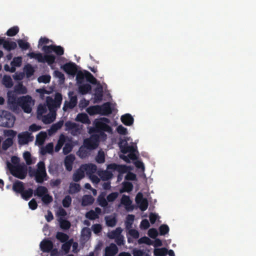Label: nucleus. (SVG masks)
Wrapping results in <instances>:
<instances>
[{
	"label": "nucleus",
	"mask_w": 256,
	"mask_h": 256,
	"mask_svg": "<svg viewBox=\"0 0 256 256\" xmlns=\"http://www.w3.org/2000/svg\"><path fill=\"white\" fill-rule=\"evenodd\" d=\"M54 46L53 44L44 46L42 48V50L46 54L44 56L41 53L36 54L34 52H29L28 56L31 58L36 59L39 62H47L48 65H52L55 62L56 58L55 56L50 54L54 52Z\"/></svg>",
	"instance_id": "nucleus-1"
},
{
	"label": "nucleus",
	"mask_w": 256,
	"mask_h": 256,
	"mask_svg": "<svg viewBox=\"0 0 256 256\" xmlns=\"http://www.w3.org/2000/svg\"><path fill=\"white\" fill-rule=\"evenodd\" d=\"M6 166L10 174L14 177L20 180H24L27 174V169L24 166L20 164L13 165L7 162Z\"/></svg>",
	"instance_id": "nucleus-2"
},
{
	"label": "nucleus",
	"mask_w": 256,
	"mask_h": 256,
	"mask_svg": "<svg viewBox=\"0 0 256 256\" xmlns=\"http://www.w3.org/2000/svg\"><path fill=\"white\" fill-rule=\"evenodd\" d=\"M105 132H107L109 134L112 133V128L109 125L107 124H104L100 122L98 124H95L94 127L90 128L89 131L90 134H97L100 136V138H102L104 140H106L107 137Z\"/></svg>",
	"instance_id": "nucleus-3"
},
{
	"label": "nucleus",
	"mask_w": 256,
	"mask_h": 256,
	"mask_svg": "<svg viewBox=\"0 0 256 256\" xmlns=\"http://www.w3.org/2000/svg\"><path fill=\"white\" fill-rule=\"evenodd\" d=\"M16 120L15 116L10 112L5 110H0V126L12 128Z\"/></svg>",
	"instance_id": "nucleus-4"
},
{
	"label": "nucleus",
	"mask_w": 256,
	"mask_h": 256,
	"mask_svg": "<svg viewBox=\"0 0 256 256\" xmlns=\"http://www.w3.org/2000/svg\"><path fill=\"white\" fill-rule=\"evenodd\" d=\"M62 100V94L58 92L56 94L54 99L50 96L46 97V106L50 112H56V108L60 107Z\"/></svg>",
	"instance_id": "nucleus-5"
},
{
	"label": "nucleus",
	"mask_w": 256,
	"mask_h": 256,
	"mask_svg": "<svg viewBox=\"0 0 256 256\" xmlns=\"http://www.w3.org/2000/svg\"><path fill=\"white\" fill-rule=\"evenodd\" d=\"M34 104V100L31 96L26 95L19 97L20 107L27 114H30L32 110V106Z\"/></svg>",
	"instance_id": "nucleus-6"
},
{
	"label": "nucleus",
	"mask_w": 256,
	"mask_h": 256,
	"mask_svg": "<svg viewBox=\"0 0 256 256\" xmlns=\"http://www.w3.org/2000/svg\"><path fill=\"white\" fill-rule=\"evenodd\" d=\"M37 166L38 168L36 169V176L34 179L36 182L42 184L48 178L45 164L43 162H40L38 164Z\"/></svg>",
	"instance_id": "nucleus-7"
},
{
	"label": "nucleus",
	"mask_w": 256,
	"mask_h": 256,
	"mask_svg": "<svg viewBox=\"0 0 256 256\" xmlns=\"http://www.w3.org/2000/svg\"><path fill=\"white\" fill-rule=\"evenodd\" d=\"M100 136L97 134H92L90 138L84 140V145L88 150H92L96 148L98 145Z\"/></svg>",
	"instance_id": "nucleus-8"
},
{
	"label": "nucleus",
	"mask_w": 256,
	"mask_h": 256,
	"mask_svg": "<svg viewBox=\"0 0 256 256\" xmlns=\"http://www.w3.org/2000/svg\"><path fill=\"white\" fill-rule=\"evenodd\" d=\"M8 106L12 112H18L20 110L19 98H17L14 95L8 96Z\"/></svg>",
	"instance_id": "nucleus-9"
},
{
	"label": "nucleus",
	"mask_w": 256,
	"mask_h": 256,
	"mask_svg": "<svg viewBox=\"0 0 256 256\" xmlns=\"http://www.w3.org/2000/svg\"><path fill=\"white\" fill-rule=\"evenodd\" d=\"M18 142L20 145H24L33 140L34 137L28 132H24L18 134Z\"/></svg>",
	"instance_id": "nucleus-10"
},
{
	"label": "nucleus",
	"mask_w": 256,
	"mask_h": 256,
	"mask_svg": "<svg viewBox=\"0 0 256 256\" xmlns=\"http://www.w3.org/2000/svg\"><path fill=\"white\" fill-rule=\"evenodd\" d=\"M107 169L116 170L120 174L126 173L130 170L129 167L126 165L118 164L115 163L108 164L107 166Z\"/></svg>",
	"instance_id": "nucleus-11"
},
{
	"label": "nucleus",
	"mask_w": 256,
	"mask_h": 256,
	"mask_svg": "<svg viewBox=\"0 0 256 256\" xmlns=\"http://www.w3.org/2000/svg\"><path fill=\"white\" fill-rule=\"evenodd\" d=\"M62 68L66 74L72 76H75L78 72L76 64L72 62L65 64L63 65Z\"/></svg>",
	"instance_id": "nucleus-12"
},
{
	"label": "nucleus",
	"mask_w": 256,
	"mask_h": 256,
	"mask_svg": "<svg viewBox=\"0 0 256 256\" xmlns=\"http://www.w3.org/2000/svg\"><path fill=\"white\" fill-rule=\"evenodd\" d=\"M119 146L122 153L126 154L128 152H135L136 148L134 146H128L126 140H122L119 142Z\"/></svg>",
	"instance_id": "nucleus-13"
},
{
	"label": "nucleus",
	"mask_w": 256,
	"mask_h": 256,
	"mask_svg": "<svg viewBox=\"0 0 256 256\" xmlns=\"http://www.w3.org/2000/svg\"><path fill=\"white\" fill-rule=\"evenodd\" d=\"M40 247L43 252L48 253L54 248V244L52 240L45 238L40 242Z\"/></svg>",
	"instance_id": "nucleus-14"
},
{
	"label": "nucleus",
	"mask_w": 256,
	"mask_h": 256,
	"mask_svg": "<svg viewBox=\"0 0 256 256\" xmlns=\"http://www.w3.org/2000/svg\"><path fill=\"white\" fill-rule=\"evenodd\" d=\"M24 189V184L22 181L16 180L12 184V190L16 194H20Z\"/></svg>",
	"instance_id": "nucleus-15"
},
{
	"label": "nucleus",
	"mask_w": 256,
	"mask_h": 256,
	"mask_svg": "<svg viewBox=\"0 0 256 256\" xmlns=\"http://www.w3.org/2000/svg\"><path fill=\"white\" fill-rule=\"evenodd\" d=\"M118 248L114 244H111L105 248V256H114L118 252Z\"/></svg>",
	"instance_id": "nucleus-16"
},
{
	"label": "nucleus",
	"mask_w": 256,
	"mask_h": 256,
	"mask_svg": "<svg viewBox=\"0 0 256 256\" xmlns=\"http://www.w3.org/2000/svg\"><path fill=\"white\" fill-rule=\"evenodd\" d=\"M100 115L108 116L112 113L111 104L110 102H106L100 106Z\"/></svg>",
	"instance_id": "nucleus-17"
},
{
	"label": "nucleus",
	"mask_w": 256,
	"mask_h": 256,
	"mask_svg": "<svg viewBox=\"0 0 256 256\" xmlns=\"http://www.w3.org/2000/svg\"><path fill=\"white\" fill-rule=\"evenodd\" d=\"M81 168L86 172L88 174H92L96 172L97 167L96 164H85L82 166Z\"/></svg>",
	"instance_id": "nucleus-18"
},
{
	"label": "nucleus",
	"mask_w": 256,
	"mask_h": 256,
	"mask_svg": "<svg viewBox=\"0 0 256 256\" xmlns=\"http://www.w3.org/2000/svg\"><path fill=\"white\" fill-rule=\"evenodd\" d=\"M121 204L124 205L127 210H132L133 206L132 205V202L130 196L126 195H123L120 200Z\"/></svg>",
	"instance_id": "nucleus-19"
},
{
	"label": "nucleus",
	"mask_w": 256,
	"mask_h": 256,
	"mask_svg": "<svg viewBox=\"0 0 256 256\" xmlns=\"http://www.w3.org/2000/svg\"><path fill=\"white\" fill-rule=\"evenodd\" d=\"M122 122L126 126H130L134 122V119L130 114H126L121 116Z\"/></svg>",
	"instance_id": "nucleus-20"
},
{
	"label": "nucleus",
	"mask_w": 256,
	"mask_h": 256,
	"mask_svg": "<svg viewBox=\"0 0 256 256\" xmlns=\"http://www.w3.org/2000/svg\"><path fill=\"white\" fill-rule=\"evenodd\" d=\"M48 192V190L46 186H39L34 190V196H37L42 198Z\"/></svg>",
	"instance_id": "nucleus-21"
},
{
	"label": "nucleus",
	"mask_w": 256,
	"mask_h": 256,
	"mask_svg": "<svg viewBox=\"0 0 256 256\" xmlns=\"http://www.w3.org/2000/svg\"><path fill=\"white\" fill-rule=\"evenodd\" d=\"M122 188L120 190V193H123L124 192H130L134 188L133 184L132 182H124L122 184Z\"/></svg>",
	"instance_id": "nucleus-22"
},
{
	"label": "nucleus",
	"mask_w": 256,
	"mask_h": 256,
	"mask_svg": "<svg viewBox=\"0 0 256 256\" xmlns=\"http://www.w3.org/2000/svg\"><path fill=\"white\" fill-rule=\"evenodd\" d=\"M94 199L91 195H84L82 198V206H88L92 204Z\"/></svg>",
	"instance_id": "nucleus-23"
},
{
	"label": "nucleus",
	"mask_w": 256,
	"mask_h": 256,
	"mask_svg": "<svg viewBox=\"0 0 256 256\" xmlns=\"http://www.w3.org/2000/svg\"><path fill=\"white\" fill-rule=\"evenodd\" d=\"M17 47L16 43L13 41H8L5 40L3 48L8 52L15 50Z\"/></svg>",
	"instance_id": "nucleus-24"
},
{
	"label": "nucleus",
	"mask_w": 256,
	"mask_h": 256,
	"mask_svg": "<svg viewBox=\"0 0 256 256\" xmlns=\"http://www.w3.org/2000/svg\"><path fill=\"white\" fill-rule=\"evenodd\" d=\"M86 112L90 116L94 114H100V107L99 105L92 106L86 109Z\"/></svg>",
	"instance_id": "nucleus-25"
},
{
	"label": "nucleus",
	"mask_w": 256,
	"mask_h": 256,
	"mask_svg": "<svg viewBox=\"0 0 256 256\" xmlns=\"http://www.w3.org/2000/svg\"><path fill=\"white\" fill-rule=\"evenodd\" d=\"M84 176V170L81 168L78 169L72 176L73 180L75 182H78Z\"/></svg>",
	"instance_id": "nucleus-26"
},
{
	"label": "nucleus",
	"mask_w": 256,
	"mask_h": 256,
	"mask_svg": "<svg viewBox=\"0 0 256 256\" xmlns=\"http://www.w3.org/2000/svg\"><path fill=\"white\" fill-rule=\"evenodd\" d=\"M58 221L60 228L63 230H68L71 226L70 222L63 218H59Z\"/></svg>",
	"instance_id": "nucleus-27"
},
{
	"label": "nucleus",
	"mask_w": 256,
	"mask_h": 256,
	"mask_svg": "<svg viewBox=\"0 0 256 256\" xmlns=\"http://www.w3.org/2000/svg\"><path fill=\"white\" fill-rule=\"evenodd\" d=\"M76 120L82 124H88L90 123V120L88 116L84 113L78 114L76 116Z\"/></svg>",
	"instance_id": "nucleus-28"
},
{
	"label": "nucleus",
	"mask_w": 256,
	"mask_h": 256,
	"mask_svg": "<svg viewBox=\"0 0 256 256\" xmlns=\"http://www.w3.org/2000/svg\"><path fill=\"white\" fill-rule=\"evenodd\" d=\"M94 95L96 102H100L102 100L103 96V90L101 86L96 88Z\"/></svg>",
	"instance_id": "nucleus-29"
},
{
	"label": "nucleus",
	"mask_w": 256,
	"mask_h": 256,
	"mask_svg": "<svg viewBox=\"0 0 256 256\" xmlns=\"http://www.w3.org/2000/svg\"><path fill=\"white\" fill-rule=\"evenodd\" d=\"M33 194V190L31 188H28L26 190L24 189L20 194L24 200H28L32 196Z\"/></svg>",
	"instance_id": "nucleus-30"
},
{
	"label": "nucleus",
	"mask_w": 256,
	"mask_h": 256,
	"mask_svg": "<svg viewBox=\"0 0 256 256\" xmlns=\"http://www.w3.org/2000/svg\"><path fill=\"white\" fill-rule=\"evenodd\" d=\"M54 151V144L52 142L48 143L44 147L41 149V154L45 155L47 153L52 154Z\"/></svg>",
	"instance_id": "nucleus-31"
},
{
	"label": "nucleus",
	"mask_w": 256,
	"mask_h": 256,
	"mask_svg": "<svg viewBox=\"0 0 256 256\" xmlns=\"http://www.w3.org/2000/svg\"><path fill=\"white\" fill-rule=\"evenodd\" d=\"M51 114H48L42 118V122L45 124H50L54 122L56 118V112H51Z\"/></svg>",
	"instance_id": "nucleus-32"
},
{
	"label": "nucleus",
	"mask_w": 256,
	"mask_h": 256,
	"mask_svg": "<svg viewBox=\"0 0 256 256\" xmlns=\"http://www.w3.org/2000/svg\"><path fill=\"white\" fill-rule=\"evenodd\" d=\"M80 92L82 94H86L92 90V86L88 84H85L80 86L78 88Z\"/></svg>",
	"instance_id": "nucleus-33"
},
{
	"label": "nucleus",
	"mask_w": 256,
	"mask_h": 256,
	"mask_svg": "<svg viewBox=\"0 0 256 256\" xmlns=\"http://www.w3.org/2000/svg\"><path fill=\"white\" fill-rule=\"evenodd\" d=\"M80 186L76 183H70L69 186V193L70 194H76L80 190Z\"/></svg>",
	"instance_id": "nucleus-34"
},
{
	"label": "nucleus",
	"mask_w": 256,
	"mask_h": 256,
	"mask_svg": "<svg viewBox=\"0 0 256 256\" xmlns=\"http://www.w3.org/2000/svg\"><path fill=\"white\" fill-rule=\"evenodd\" d=\"M46 136L47 135L46 132H40L36 136V142L39 145L43 144L46 138Z\"/></svg>",
	"instance_id": "nucleus-35"
},
{
	"label": "nucleus",
	"mask_w": 256,
	"mask_h": 256,
	"mask_svg": "<svg viewBox=\"0 0 256 256\" xmlns=\"http://www.w3.org/2000/svg\"><path fill=\"white\" fill-rule=\"evenodd\" d=\"M106 224L108 226L113 227L116 226L117 220L116 217L112 216H106L105 217Z\"/></svg>",
	"instance_id": "nucleus-36"
},
{
	"label": "nucleus",
	"mask_w": 256,
	"mask_h": 256,
	"mask_svg": "<svg viewBox=\"0 0 256 256\" xmlns=\"http://www.w3.org/2000/svg\"><path fill=\"white\" fill-rule=\"evenodd\" d=\"M154 254L155 256H166L168 254V250L165 248H156L154 250Z\"/></svg>",
	"instance_id": "nucleus-37"
},
{
	"label": "nucleus",
	"mask_w": 256,
	"mask_h": 256,
	"mask_svg": "<svg viewBox=\"0 0 256 256\" xmlns=\"http://www.w3.org/2000/svg\"><path fill=\"white\" fill-rule=\"evenodd\" d=\"M15 92L18 94H26L28 90L22 84H19L15 86Z\"/></svg>",
	"instance_id": "nucleus-38"
},
{
	"label": "nucleus",
	"mask_w": 256,
	"mask_h": 256,
	"mask_svg": "<svg viewBox=\"0 0 256 256\" xmlns=\"http://www.w3.org/2000/svg\"><path fill=\"white\" fill-rule=\"evenodd\" d=\"M122 232V230L120 228H117L115 230L112 231L108 234L110 238L114 239L120 236Z\"/></svg>",
	"instance_id": "nucleus-39"
},
{
	"label": "nucleus",
	"mask_w": 256,
	"mask_h": 256,
	"mask_svg": "<svg viewBox=\"0 0 256 256\" xmlns=\"http://www.w3.org/2000/svg\"><path fill=\"white\" fill-rule=\"evenodd\" d=\"M56 238L61 242H64L68 240L69 237L67 234L58 232L56 234Z\"/></svg>",
	"instance_id": "nucleus-40"
},
{
	"label": "nucleus",
	"mask_w": 256,
	"mask_h": 256,
	"mask_svg": "<svg viewBox=\"0 0 256 256\" xmlns=\"http://www.w3.org/2000/svg\"><path fill=\"white\" fill-rule=\"evenodd\" d=\"M66 130H78V125L74 122H72L71 121H68L65 123Z\"/></svg>",
	"instance_id": "nucleus-41"
},
{
	"label": "nucleus",
	"mask_w": 256,
	"mask_h": 256,
	"mask_svg": "<svg viewBox=\"0 0 256 256\" xmlns=\"http://www.w3.org/2000/svg\"><path fill=\"white\" fill-rule=\"evenodd\" d=\"M24 71L26 73V77L28 78L32 76L34 72V68L30 64L26 66L24 68Z\"/></svg>",
	"instance_id": "nucleus-42"
},
{
	"label": "nucleus",
	"mask_w": 256,
	"mask_h": 256,
	"mask_svg": "<svg viewBox=\"0 0 256 256\" xmlns=\"http://www.w3.org/2000/svg\"><path fill=\"white\" fill-rule=\"evenodd\" d=\"M2 83L6 87L10 88L13 86V82L12 78L9 76H4L2 78Z\"/></svg>",
	"instance_id": "nucleus-43"
},
{
	"label": "nucleus",
	"mask_w": 256,
	"mask_h": 256,
	"mask_svg": "<svg viewBox=\"0 0 256 256\" xmlns=\"http://www.w3.org/2000/svg\"><path fill=\"white\" fill-rule=\"evenodd\" d=\"M13 144L12 138H8L6 139L2 144V149L4 150H6L8 148L11 146Z\"/></svg>",
	"instance_id": "nucleus-44"
},
{
	"label": "nucleus",
	"mask_w": 256,
	"mask_h": 256,
	"mask_svg": "<svg viewBox=\"0 0 256 256\" xmlns=\"http://www.w3.org/2000/svg\"><path fill=\"white\" fill-rule=\"evenodd\" d=\"M86 70H85L84 72L81 71H80L78 72H77V74L76 76V80L78 83L82 84L84 82V79L86 78Z\"/></svg>",
	"instance_id": "nucleus-45"
},
{
	"label": "nucleus",
	"mask_w": 256,
	"mask_h": 256,
	"mask_svg": "<svg viewBox=\"0 0 256 256\" xmlns=\"http://www.w3.org/2000/svg\"><path fill=\"white\" fill-rule=\"evenodd\" d=\"M18 32V26H14L7 30L6 35L9 36H16Z\"/></svg>",
	"instance_id": "nucleus-46"
},
{
	"label": "nucleus",
	"mask_w": 256,
	"mask_h": 256,
	"mask_svg": "<svg viewBox=\"0 0 256 256\" xmlns=\"http://www.w3.org/2000/svg\"><path fill=\"white\" fill-rule=\"evenodd\" d=\"M86 81L92 84H97V80L88 71L86 72Z\"/></svg>",
	"instance_id": "nucleus-47"
},
{
	"label": "nucleus",
	"mask_w": 256,
	"mask_h": 256,
	"mask_svg": "<svg viewBox=\"0 0 256 256\" xmlns=\"http://www.w3.org/2000/svg\"><path fill=\"white\" fill-rule=\"evenodd\" d=\"M17 42L20 48L22 50H26L30 48V44L23 40L19 39L17 40Z\"/></svg>",
	"instance_id": "nucleus-48"
},
{
	"label": "nucleus",
	"mask_w": 256,
	"mask_h": 256,
	"mask_svg": "<svg viewBox=\"0 0 256 256\" xmlns=\"http://www.w3.org/2000/svg\"><path fill=\"white\" fill-rule=\"evenodd\" d=\"M96 160L98 164H102L105 162V156L104 152L100 150L96 157Z\"/></svg>",
	"instance_id": "nucleus-49"
},
{
	"label": "nucleus",
	"mask_w": 256,
	"mask_h": 256,
	"mask_svg": "<svg viewBox=\"0 0 256 256\" xmlns=\"http://www.w3.org/2000/svg\"><path fill=\"white\" fill-rule=\"evenodd\" d=\"M51 77L48 74L42 75L39 76L38 78V81L40 83L48 84L50 81Z\"/></svg>",
	"instance_id": "nucleus-50"
},
{
	"label": "nucleus",
	"mask_w": 256,
	"mask_h": 256,
	"mask_svg": "<svg viewBox=\"0 0 256 256\" xmlns=\"http://www.w3.org/2000/svg\"><path fill=\"white\" fill-rule=\"evenodd\" d=\"M86 217L90 220H94L98 218V216L94 210H90L85 215Z\"/></svg>",
	"instance_id": "nucleus-51"
},
{
	"label": "nucleus",
	"mask_w": 256,
	"mask_h": 256,
	"mask_svg": "<svg viewBox=\"0 0 256 256\" xmlns=\"http://www.w3.org/2000/svg\"><path fill=\"white\" fill-rule=\"evenodd\" d=\"M64 124V121L62 120H60L58 122L53 124L50 130L54 132H56L58 130H60Z\"/></svg>",
	"instance_id": "nucleus-52"
},
{
	"label": "nucleus",
	"mask_w": 256,
	"mask_h": 256,
	"mask_svg": "<svg viewBox=\"0 0 256 256\" xmlns=\"http://www.w3.org/2000/svg\"><path fill=\"white\" fill-rule=\"evenodd\" d=\"M138 206L140 209L142 211H145L148 207V203L146 198L140 202L139 203L137 204Z\"/></svg>",
	"instance_id": "nucleus-53"
},
{
	"label": "nucleus",
	"mask_w": 256,
	"mask_h": 256,
	"mask_svg": "<svg viewBox=\"0 0 256 256\" xmlns=\"http://www.w3.org/2000/svg\"><path fill=\"white\" fill-rule=\"evenodd\" d=\"M170 230L169 227L168 225L163 224L159 227L160 234L164 236L167 234Z\"/></svg>",
	"instance_id": "nucleus-54"
},
{
	"label": "nucleus",
	"mask_w": 256,
	"mask_h": 256,
	"mask_svg": "<svg viewBox=\"0 0 256 256\" xmlns=\"http://www.w3.org/2000/svg\"><path fill=\"white\" fill-rule=\"evenodd\" d=\"M138 243L139 244H145L148 245H152L153 244V242L147 236H143L140 238L138 240Z\"/></svg>",
	"instance_id": "nucleus-55"
},
{
	"label": "nucleus",
	"mask_w": 256,
	"mask_h": 256,
	"mask_svg": "<svg viewBox=\"0 0 256 256\" xmlns=\"http://www.w3.org/2000/svg\"><path fill=\"white\" fill-rule=\"evenodd\" d=\"M134 219V216L133 214H128L126 216V228H129L132 227V222Z\"/></svg>",
	"instance_id": "nucleus-56"
},
{
	"label": "nucleus",
	"mask_w": 256,
	"mask_h": 256,
	"mask_svg": "<svg viewBox=\"0 0 256 256\" xmlns=\"http://www.w3.org/2000/svg\"><path fill=\"white\" fill-rule=\"evenodd\" d=\"M98 200L99 204L103 208H106L108 206V200H106L104 196H99L98 198Z\"/></svg>",
	"instance_id": "nucleus-57"
},
{
	"label": "nucleus",
	"mask_w": 256,
	"mask_h": 256,
	"mask_svg": "<svg viewBox=\"0 0 256 256\" xmlns=\"http://www.w3.org/2000/svg\"><path fill=\"white\" fill-rule=\"evenodd\" d=\"M72 148L73 146L71 143H66L62 150L64 154L65 155L68 154L72 150Z\"/></svg>",
	"instance_id": "nucleus-58"
},
{
	"label": "nucleus",
	"mask_w": 256,
	"mask_h": 256,
	"mask_svg": "<svg viewBox=\"0 0 256 256\" xmlns=\"http://www.w3.org/2000/svg\"><path fill=\"white\" fill-rule=\"evenodd\" d=\"M53 200L52 197L50 196L48 193L46 194L42 197V200L46 204L50 203Z\"/></svg>",
	"instance_id": "nucleus-59"
},
{
	"label": "nucleus",
	"mask_w": 256,
	"mask_h": 256,
	"mask_svg": "<svg viewBox=\"0 0 256 256\" xmlns=\"http://www.w3.org/2000/svg\"><path fill=\"white\" fill-rule=\"evenodd\" d=\"M99 176L102 178L103 180H107L112 177V172L108 170H105L102 172V174H99Z\"/></svg>",
	"instance_id": "nucleus-60"
},
{
	"label": "nucleus",
	"mask_w": 256,
	"mask_h": 256,
	"mask_svg": "<svg viewBox=\"0 0 256 256\" xmlns=\"http://www.w3.org/2000/svg\"><path fill=\"white\" fill-rule=\"evenodd\" d=\"M72 203V198L70 196H66L62 201V206L64 208H68Z\"/></svg>",
	"instance_id": "nucleus-61"
},
{
	"label": "nucleus",
	"mask_w": 256,
	"mask_h": 256,
	"mask_svg": "<svg viewBox=\"0 0 256 256\" xmlns=\"http://www.w3.org/2000/svg\"><path fill=\"white\" fill-rule=\"evenodd\" d=\"M54 52L58 56H62L64 54V48L60 46L54 45Z\"/></svg>",
	"instance_id": "nucleus-62"
},
{
	"label": "nucleus",
	"mask_w": 256,
	"mask_h": 256,
	"mask_svg": "<svg viewBox=\"0 0 256 256\" xmlns=\"http://www.w3.org/2000/svg\"><path fill=\"white\" fill-rule=\"evenodd\" d=\"M76 106L71 103L70 101L66 100L64 102L62 110L64 112H66L68 109H72Z\"/></svg>",
	"instance_id": "nucleus-63"
},
{
	"label": "nucleus",
	"mask_w": 256,
	"mask_h": 256,
	"mask_svg": "<svg viewBox=\"0 0 256 256\" xmlns=\"http://www.w3.org/2000/svg\"><path fill=\"white\" fill-rule=\"evenodd\" d=\"M23 156L28 165H30L32 164V160L31 158V154L29 152L26 151L23 154Z\"/></svg>",
	"instance_id": "nucleus-64"
}]
</instances>
